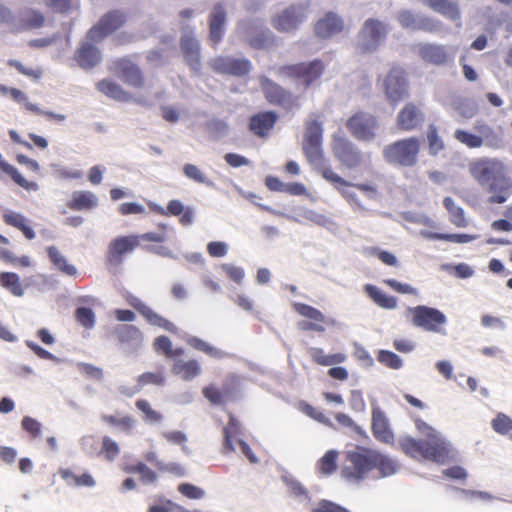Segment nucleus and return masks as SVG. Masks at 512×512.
Returning a JSON list of instances; mask_svg holds the SVG:
<instances>
[{"label": "nucleus", "mask_w": 512, "mask_h": 512, "mask_svg": "<svg viewBox=\"0 0 512 512\" xmlns=\"http://www.w3.org/2000/svg\"><path fill=\"white\" fill-rule=\"evenodd\" d=\"M331 149L334 157L346 168L355 169L362 162V153L347 138L335 134Z\"/></svg>", "instance_id": "9d476101"}, {"label": "nucleus", "mask_w": 512, "mask_h": 512, "mask_svg": "<svg viewBox=\"0 0 512 512\" xmlns=\"http://www.w3.org/2000/svg\"><path fill=\"white\" fill-rule=\"evenodd\" d=\"M443 205L449 212L450 221L457 227H466L468 222L465 218V213L462 207L456 205L451 197H445Z\"/></svg>", "instance_id": "79ce46f5"}, {"label": "nucleus", "mask_w": 512, "mask_h": 512, "mask_svg": "<svg viewBox=\"0 0 512 512\" xmlns=\"http://www.w3.org/2000/svg\"><path fill=\"white\" fill-rule=\"evenodd\" d=\"M422 4L441 14L451 21L460 20V10L457 3L450 0H421Z\"/></svg>", "instance_id": "cd10ccee"}, {"label": "nucleus", "mask_w": 512, "mask_h": 512, "mask_svg": "<svg viewBox=\"0 0 512 512\" xmlns=\"http://www.w3.org/2000/svg\"><path fill=\"white\" fill-rule=\"evenodd\" d=\"M261 87L266 98L271 103L287 105L290 102L291 95L268 78H261Z\"/></svg>", "instance_id": "c85d7f7f"}, {"label": "nucleus", "mask_w": 512, "mask_h": 512, "mask_svg": "<svg viewBox=\"0 0 512 512\" xmlns=\"http://www.w3.org/2000/svg\"><path fill=\"white\" fill-rule=\"evenodd\" d=\"M419 14H414L410 10H401L398 13L397 19L399 24L405 29L416 30Z\"/></svg>", "instance_id": "4d7b16f0"}, {"label": "nucleus", "mask_w": 512, "mask_h": 512, "mask_svg": "<svg viewBox=\"0 0 512 512\" xmlns=\"http://www.w3.org/2000/svg\"><path fill=\"white\" fill-rule=\"evenodd\" d=\"M301 216L312 222L313 224L315 225H318V226H323V227H327L331 221L329 218H327L325 215L323 214H320L314 210H311V209H304L302 212H301Z\"/></svg>", "instance_id": "052dcab7"}, {"label": "nucleus", "mask_w": 512, "mask_h": 512, "mask_svg": "<svg viewBox=\"0 0 512 512\" xmlns=\"http://www.w3.org/2000/svg\"><path fill=\"white\" fill-rule=\"evenodd\" d=\"M417 428L425 439L416 440L412 437H403L399 442L402 450L412 458L445 463L450 458V443L423 421L417 422Z\"/></svg>", "instance_id": "f03ea898"}, {"label": "nucleus", "mask_w": 512, "mask_h": 512, "mask_svg": "<svg viewBox=\"0 0 512 512\" xmlns=\"http://www.w3.org/2000/svg\"><path fill=\"white\" fill-rule=\"evenodd\" d=\"M45 4L60 14H68L75 7L74 0H45Z\"/></svg>", "instance_id": "13d9d810"}, {"label": "nucleus", "mask_w": 512, "mask_h": 512, "mask_svg": "<svg viewBox=\"0 0 512 512\" xmlns=\"http://www.w3.org/2000/svg\"><path fill=\"white\" fill-rule=\"evenodd\" d=\"M115 333L121 342H139L142 338L141 331L136 326L130 324L117 325Z\"/></svg>", "instance_id": "49530a36"}, {"label": "nucleus", "mask_w": 512, "mask_h": 512, "mask_svg": "<svg viewBox=\"0 0 512 512\" xmlns=\"http://www.w3.org/2000/svg\"><path fill=\"white\" fill-rule=\"evenodd\" d=\"M212 68L223 74L234 76L247 75L251 68V62L246 58H234L230 56L218 57L211 61Z\"/></svg>", "instance_id": "6ab92c4d"}, {"label": "nucleus", "mask_w": 512, "mask_h": 512, "mask_svg": "<svg viewBox=\"0 0 512 512\" xmlns=\"http://www.w3.org/2000/svg\"><path fill=\"white\" fill-rule=\"evenodd\" d=\"M181 48L184 53L188 65L194 71H199L201 67L200 61V44L192 34H184L181 38Z\"/></svg>", "instance_id": "a878e982"}, {"label": "nucleus", "mask_w": 512, "mask_h": 512, "mask_svg": "<svg viewBox=\"0 0 512 512\" xmlns=\"http://www.w3.org/2000/svg\"><path fill=\"white\" fill-rule=\"evenodd\" d=\"M221 269L236 284H238V285L242 284L243 279L245 277V271L242 267L236 266L231 263H223V264H221Z\"/></svg>", "instance_id": "6e6d98bb"}, {"label": "nucleus", "mask_w": 512, "mask_h": 512, "mask_svg": "<svg viewBox=\"0 0 512 512\" xmlns=\"http://www.w3.org/2000/svg\"><path fill=\"white\" fill-rule=\"evenodd\" d=\"M126 301L131 307L136 309L150 325L161 327L174 334L179 333V329L172 322L156 313L135 295L128 294L126 296Z\"/></svg>", "instance_id": "a211bd4d"}, {"label": "nucleus", "mask_w": 512, "mask_h": 512, "mask_svg": "<svg viewBox=\"0 0 512 512\" xmlns=\"http://www.w3.org/2000/svg\"><path fill=\"white\" fill-rule=\"evenodd\" d=\"M77 321L85 328H92L94 325V314L91 309L79 307L75 311Z\"/></svg>", "instance_id": "e2e57ef3"}, {"label": "nucleus", "mask_w": 512, "mask_h": 512, "mask_svg": "<svg viewBox=\"0 0 512 512\" xmlns=\"http://www.w3.org/2000/svg\"><path fill=\"white\" fill-rule=\"evenodd\" d=\"M136 408L143 414L142 420L150 425H156L162 422L163 415L154 410L150 403L145 399H139L135 403Z\"/></svg>", "instance_id": "a18cd8bd"}, {"label": "nucleus", "mask_w": 512, "mask_h": 512, "mask_svg": "<svg viewBox=\"0 0 512 512\" xmlns=\"http://www.w3.org/2000/svg\"><path fill=\"white\" fill-rule=\"evenodd\" d=\"M457 48L441 44H420L418 53L421 59L429 64L443 66L454 61Z\"/></svg>", "instance_id": "ddd939ff"}, {"label": "nucleus", "mask_w": 512, "mask_h": 512, "mask_svg": "<svg viewBox=\"0 0 512 512\" xmlns=\"http://www.w3.org/2000/svg\"><path fill=\"white\" fill-rule=\"evenodd\" d=\"M324 69L321 61L314 60L310 63L281 67L278 74L283 79L295 82L298 91L304 92L316 79L320 77Z\"/></svg>", "instance_id": "0eeeda50"}, {"label": "nucleus", "mask_w": 512, "mask_h": 512, "mask_svg": "<svg viewBox=\"0 0 512 512\" xmlns=\"http://www.w3.org/2000/svg\"><path fill=\"white\" fill-rule=\"evenodd\" d=\"M124 23V16L118 11H113L103 16L98 22V37L108 35L118 29Z\"/></svg>", "instance_id": "c9c22d12"}, {"label": "nucleus", "mask_w": 512, "mask_h": 512, "mask_svg": "<svg viewBox=\"0 0 512 512\" xmlns=\"http://www.w3.org/2000/svg\"><path fill=\"white\" fill-rule=\"evenodd\" d=\"M374 462V469H377L379 477L381 478L392 476L400 469V465L395 459L377 450H375Z\"/></svg>", "instance_id": "2f4dec72"}, {"label": "nucleus", "mask_w": 512, "mask_h": 512, "mask_svg": "<svg viewBox=\"0 0 512 512\" xmlns=\"http://www.w3.org/2000/svg\"><path fill=\"white\" fill-rule=\"evenodd\" d=\"M58 474L69 486L91 487L94 485V479L88 473L77 474L70 469L61 468L58 470Z\"/></svg>", "instance_id": "e433bc0d"}, {"label": "nucleus", "mask_w": 512, "mask_h": 512, "mask_svg": "<svg viewBox=\"0 0 512 512\" xmlns=\"http://www.w3.org/2000/svg\"><path fill=\"white\" fill-rule=\"evenodd\" d=\"M171 372L184 381H193L201 375L202 367L196 359H176L174 360Z\"/></svg>", "instance_id": "393cba45"}, {"label": "nucleus", "mask_w": 512, "mask_h": 512, "mask_svg": "<svg viewBox=\"0 0 512 512\" xmlns=\"http://www.w3.org/2000/svg\"><path fill=\"white\" fill-rule=\"evenodd\" d=\"M8 64L9 66L14 67L19 73L34 80H38L42 76V70L40 68H27L17 60H9Z\"/></svg>", "instance_id": "0e129e2a"}, {"label": "nucleus", "mask_w": 512, "mask_h": 512, "mask_svg": "<svg viewBox=\"0 0 512 512\" xmlns=\"http://www.w3.org/2000/svg\"><path fill=\"white\" fill-rule=\"evenodd\" d=\"M277 115L273 112L259 113L250 120V130L257 136H265L274 126Z\"/></svg>", "instance_id": "c756f323"}, {"label": "nucleus", "mask_w": 512, "mask_h": 512, "mask_svg": "<svg viewBox=\"0 0 512 512\" xmlns=\"http://www.w3.org/2000/svg\"><path fill=\"white\" fill-rule=\"evenodd\" d=\"M127 473H138L141 476V480L144 484H153L157 480V475L151 469H149L145 464L138 463L134 466H128L125 468Z\"/></svg>", "instance_id": "3c124183"}, {"label": "nucleus", "mask_w": 512, "mask_h": 512, "mask_svg": "<svg viewBox=\"0 0 512 512\" xmlns=\"http://www.w3.org/2000/svg\"><path fill=\"white\" fill-rule=\"evenodd\" d=\"M372 432L374 437L383 443L391 444L394 441L389 420L378 406L372 409Z\"/></svg>", "instance_id": "aec40b11"}, {"label": "nucleus", "mask_w": 512, "mask_h": 512, "mask_svg": "<svg viewBox=\"0 0 512 512\" xmlns=\"http://www.w3.org/2000/svg\"><path fill=\"white\" fill-rule=\"evenodd\" d=\"M79 66L91 69L96 62V47L92 43H83L75 54Z\"/></svg>", "instance_id": "58836bf2"}, {"label": "nucleus", "mask_w": 512, "mask_h": 512, "mask_svg": "<svg viewBox=\"0 0 512 512\" xmlns=\"http://www.w3.org/2000/svg\"><path fill=\"white\" fill-rule=\"evenodd\" d=\"M139 244V237L135 235L119 237L110 245L107 266L112 274H118L123 263V256L132 252Z\"/></svg>", "instance_id": "f8f14e48"}, {"label": "nucleus", "mask_w": 512, "mask_h": 512, "mask_svg": "<svg viewBox=\"0 0 512 512\" xmlns=\"http://www.w3.org/2000/svg\"><path fill=\"white\" fill-rule=\"evenodd\" d=\"M98 89L117 101L121 102H130L132 100V95L123 90V88L113 82L103 80L98 84Z\"/></svg>", "instance_id": "a19ab883"}, {"label": "nucleus", "mask_w": 512, "mask_h": 512, "mask_svg": "<svg viewBox=\"0 0 512 512\" xmlns=\"http://www.w3.org/2000/svg\"><path fill=\"white\" fill-rule=\"evenodd\" d=\"M312 512H349L346 508L328 501L322 500L320 501L315 508L312 509Z\"/></svg>", "instance_id": "774afa93"}, {"label": "nucleus", "mask_w": 512, "mask_h": 512, "mask_svg": "<svg viewBox=\"0 0 512 512\" xmlns=\"http://www.w3.org/2000/svg\"><path fill=\"white\" fill-rule=\"evenodd\" d=\"M311 358L319 365L331 366L334 364L343 363L346 356L342 353L337 354H325L323 349L312 347L309 349Z\"/></svg>", "instance_id": "ea45409f"}, {"label": "nucleus", "mask_w": 512, "mask_h": 512, "mask_svg": "<svg viewBox=\"0 0 512 512\" xmlns=\"http://www.w3.org/2000/svg\"><path fill=\"white\" fill-rule=\"evenodd\" d=\"M183 173L190 180L205 184L208 187H214V183L194 164H185L183 166Z\"/></svg>", "instance_id": "09e8293b"}, {"label": "nucleus", "mask_w": 512, "mask_h": 512, "mask_svg": "<svg viewBox=\"0 0 512 512\" xmlns=\"http://www.w3.org/2000/svg\"><path fill=\"white\" fill-rule=\"evenodd\" d=\"M427 139L429 142V152L432 155H436L440 150L443 149V142L438 137L437 129L434 125H430L428 129Z\"/></svg>", "instance_id": "bf43d9fd"}, {"label": "nucleus", "mask_w": 512, "mask_h": 512, "mask_svg": "<svg viewBox=\"0 0 512 512\" xmlns=\"http://www.w3.org/2000/svg\"><path fill=\"white\" fill-rule=\"evenodd\" d=\"M383 88L387 100L395 105L408 97L406 73L401 67H393L384 79Z\"/></svg>", "instance_id": "9b49d317"}, {"label": "nucleus", "mask_w": 512, "mask_h": 512, "mask_svg": "<svg viewBox=\"0 0 512 512\" xmlns=\"http://www.w3.org/2000/svg\"><path fill=\"white\" fill-rule=\"evenodd\" d=\"M228 244L223 241H212L207 244V252L211 257H225L228 253Z\"/></svg>", "instance_id": "69168bd1"}, {"label": "nucleus", "mask_w": 512, "mask_h": 512, "mask_svg": "<svg viewBox=\"0 0 512 512\" xmlns=\"http://www.w3.org/2000/svg\"><path fill=\"white\" fill-rule=\"evenodd\" d=\"M101 419L105 424L114 426L123 432L130 431L136 425V420L133 417L121 413H116L115 415L103 414Z\"/></svg>", "instance_id": "4c0bfd02"}, {"label": "nucleus", "mask_w": 512, "mask_h": 512, "mask_svg": "<svg viewBox=\"0 0 512 512\" xmlns=\"http://www.w3.org/2000/svg\"><path fill=\"white\" fill-rule=\"evenodd\" d=\"M375 450L357 448L347 452V464L342 469V476L351 482H360L368 477L375 467Z\"/></svg>", "instance_id": "423d86ee"}, {"label": "nucleus", "mask_w": 512, "mask_h": 512, "mask_svg": "<svg viewBox=\"0 0 512 512\" xmlns=\"http://www.w3.org/2000/svg\"><path fill=\"white\" fill-rule=\"evenodd\" d=\"M305 155L314 169L321 172L322 177L331 184L348 185V181L336 174L330 167L325 165L322 142L304 143Z\"/></svg>", "instance_id": "1a4fd4ad"}, {"label": "nucleus", "mask_w": 512, "mask_h": 512, "mask_svg": "<svg viewBox=\"0 0 512 512\" xmlns=\"http://www.w3.org/2000/svg\"><path fill=\"white\" fill-rule=\"evenodd\" d=\"M119 452L120 449L117 442H115L108 436L103 437L101 454L107 461H114L116 457L119 455Z\"/></svg>", "instance_id": "864d4df0"}, {"label": "nucleus", "mask_w": 512, "mask_h": 512, "mask_svg": "<svg viewBox=\"0 0 512 512\" xmlns=\"http://www.w3.org/2000/svg\"><path fill=\"white\" fill-rule=\"evenodd\" d=\"M24 21L28 28H39L43 26L45 18L41 12L29 10L27 11Z\"/></svg>", "instance_id": "338daca9"}, {"label": "nucleus", "mask_w": 512, "mask_h": 512, "mask_svg": "<svg viewBox=\"0 0 512 512\" xmlns=\"http://www.w3.org/2000/svg\"><path fill=\"white\" fill-rule=\"evenodd\" d=\"M377 360L384 366L398 370L403 366V360L395 353L388 350H380Z\"/></svg>", "instance_id": "603ef678"}, {"label": "nucleus", "mask_w": 512, "mask_h": 512, "mask_svg": "<svg viewBox=\"0 0 512 512\" xmlns=\"http://www.w3.org/2000/svg\"><path fill=\"white\" fill-rule=\"evenodd\" d=\"M181 337H182V339H184L186 341V343L189 346H191L195 350H198V351H201V352L207 354L208 356H210L212 358L223 359L228 355L226 352L218 349L217 347L211 345L210 343H208L196 336L183 334V335H181Z\"/></svg>", "instance_id": "7c9ffc66"}, {"label": "nucleus", "mask_w": 512, "mask_h": 512, "mask_svg": "<svg viewBox=\"0 0 512 512\" xmlns=\"http://www.w3.org/2000/svg\"><path fill=\"white\" fill-rule=\"evenodd\" d=\"M115 72L131 86L139 88L143 85V76L139 67L127 59L115 62Z\"/></svg>", "instance_id": "b1692460"}, {"label": "nucleus", "mask_w": 512, "mask_h": 512, "mask_svg": "<svg viewBox=\"0 0 512 512\" xmlns=\"http://www.w3.org/2000/svg\"><path fill=\"white\" fill-rule=\"evenodd\" d=\"M407 315L411 317V323L426 332L447 335L445 326L448 322L446 315L437 308L426 305L408 307Z\"/></svg>", "instance_id": "39448f33"}, {"label": "nucleus", "mask_w": 512, "mask_h": 512, "mask_svg": "<svg viewBox=\"0 0 512 512\" xmlns=\"http://www.w3.org/2000/svg\"><path fill=\"white\" fill-rule=\"evenodd\" d=\"M474 129L477 132L476 134L463 129H456L454 138L469 149L486 147L492 150H499L504 147L503 137L490 125L477 122Z\"/></svg>", "instance_id": "7ed1b4c3"}, {"label": "nucleus", "mask_w": 512, "mask_h": 512, "mask_svg": "<svg viewBox=\"0 0 512 512\" xmlns=\"http://www.w3.org/2000/svg\"><path fill=\"white\" fill-rule=\"evenodd\" d=\"M424 121L422 111L413 103H408L397 116V125L403 131H411Z\"/></svg>", "instance_id": "5701e85b"}, {"label": "nucleus", "mask_w": 512, "mask_h": 512, "mask_svg": "<svg viewBox=\"0 0 512 512\" xmlns=\"http://www.w3.org/2000/svg\"><path fill=\"white\" fill-rule=\"evenodd\" d=\"M344 28L343 20L333 12H328L315 25V33L319 38L328 39L339 34Z\"/></svg>", "instance_id": "4be33fe9"}, {"label": "nucleus", "mask_w": 512, "mask_h": 512, "mask_svg": "<svg viewBox=\"0 0 512 512\" xmlns=\"http://www.w3.org/2000/svg\"><path fill=\"white\" fill-rule=\"evenodd\" d=\"M94 205L93 194L91 192L76 191L72 194L71 200L67 206L71 210H88Z\"/></svg>", "instance_id": "c03bdc74"}, {"label": "nucleus", "mask_w": 512, "mask_h": 512, "mask_svg": "<svg viewBox=\"0 0 512 512\" xmlns=\"http://www.w3.org/2000/svg\"><path fill=\"white\" fill-rule=\"evenodd\" d=\"M227 12L222 3H216L209 17V37L213 44H218L224 33Z\"/></svg>", "instance_id": "412c9836"}, {"label": "nucleus", "mask_w": 512, "mask_h": 512, "mask_svg": "<svg viewBox=\"0 0 512 512\" xmlns=\"http://www.w3.org/2000/svg\"><path fill=\"white\" fill-rule=\"evenodd\" d=\"M294 310L300 314L301 316L310 319V322H316L321 325L328 324V325H334L336 324V321L332 318H327L325 315L319 311L318 309L309 306L304 303H293Z\"/></svg>", "instance_id": "72a5a7b5"}, {"label": "nucleus", "mask_w": 512, "mask_h": 512, "mask_svg": "<svg viewBox=\"0 0 512 512\" xmlns=\"http://www.w3.org/2000/svg\"><path fill=\"white\" fill-rule=\"evenodd\" d=\"M421 141L417 137H409L389 144L383 149V157L389 164L412 167L418 162Z\"/></svg>", "instance_id": "20e7f679"}, {"label": "nucleus", "mask_w": 512, "mask_h": 512, "mask_svg": "<svg viewBox=\"0 0 512 512\" xmlns=\"http://www.w3.org/2000/svg\"><path fill=\"white\" fill-rule=\"evenodd\" d=\"M322 125L319 121L309 119L306 123L304 143L322 142Z\"/></svg>", "instance_id": "8fccbe9b"}, {"label": "nucleus", "mask_w": 512, "mask_h": 512, "mask_svg": "<svg viewBox=\"0 0 512 512\" xmlns=\"http://www.w3.org/2000/svg\"><path fill=\"white\" fill-rule=\"evenodd\" d=\"M178 491L190 499H202L206 493L202 488L189 483H182L178 486Z\"/></svg>", "instance_id": "680f3d73"}, {"label": "nucleus", "mask_w": 512, "mask_h": 512, "mask_svg": "<svg viewBox=\"0 0 512 512\" xmlns=\"http://www.w3.org/2000/svg\"><path fill=\"white\" fill-rule=\"evenodd\" d=\"M306 18L305 8L293 5L276 14L273 17L272 25L279 32L290 33L296 30Z\"/></svg>", "instance_id": "dca6fc26"}, {"label": "nucleus", "mask_w": 512, "mask_h": 512, "mask_svg": "<svg viewBox=\"0 0 512 512\" xmlns=\"http://www.w3.org/2000/svg\"><path fill=\"white\" fill-rule=\"evenodd\" d=\"M223 434L224 452L235 451V443H237L242 453L249 459L251 463L256 464L259 462L258 458L252 452L249 445L239 438L242 435L241 427L238 421L233 416H230L229 424L226 427H224Z\"/></svg>", "instance_id": "2eb2a0df"}, {"label": "nucleus", "mask_w": 512, "mask_h": 512, "mask_svg": "<svg viewBox=\"0 0 512 512\" xmlns=\"http://www.w3.org/2000/svg\"><path fill=\"white\" fill-rule=\"evenodd\" d=\"M337 456L338 452L336 450H329L326 452V454L319 460V472L323 475L332 474L337 468Z\"/></svg>", "instance_id": "de8ad7c7"}, {"label": "nucleus", "mask_w": 512, "mask_h": 512, "mask_svg": "<svg viewBox=\"0 0 512 512\" xmlns=\"http://www.w3.org/2000/svg\"><path fill=\"white\" fill-rule=\"evenodd\" d=\"M46 251L49 260L60 272L68 276L76 275L77 269L75 266L67 262V259L61 254L57 247L49 246L46 248Z\"/></svg>", "instance_id": "f704fd0d"}, {"label": "nucleus", "mask_w": 512, "mask_h": 512, "mask_svg": "<svg viewBox=\"0 0 512 512\" xmlns=\"http://www.w3.org/2000/svg\"><path fill=\"white\" fill-rule=\"evenodd\" d=\"M365 293L381 308L394 310L397 308V299L382 292L377 286L365 284L363 287Z\"/></svg>", "instance_id": "473e14b6"}, {"label": "nucleus", "mask_w": 512, "mask_h": 512, "mask_svg": "<svg viewBox=\"0 0 512 512\" xmlns=\"http://www.w3.org/2000/svg\"><path fill=\"white\" fill-rule=\"evenodd\" d=\"M4 223L8 226L18 229L28 240L35 238V232L30 226V221L21 213L15 211H5L2 215Z\"/></svg>", "instance_id": "bb28decb"}, {"label": "nucleus", "mask_w": 512, "mask_h": 512, "mask_svg": "<svg viewBox=\"0 0 512 512\" xmlns=\"http://www.w3.org/2000/svg\"><path fill=\"white\" fill-rule=\"evenodd\" d=\"M386 34L387 28L383 22L368 19L359 34V45L365 51H373L378 48Z\"/></svg>", "instance_id": "f3484780"}, {"label": "nucleus", "mask_w": 512, "mask_h": 512, "mask_svg": "<svg viewBox=\"0 0 512 512\" xmlns=\"http://www.w3.org/2000/svg\"><path fill=\"white\" fill-rule=\"evenodd\" d=\"M234 37L241 41H246L252 48L262 49L270 43L272 32L265 26L263 21L248 19L237 24Z\"/></svg>", "instance_id": "6e6552de"}, {"label": "nucleus", "mask_w": 512, "mask_h": 512, "mask_svg": "<svg viewBox=\"0 0 512 512\" xmlns=\"http://www.w3.org/2000/svg\"><path fill=\"white\" fill-rule=\"evenodd\" d=\"M347 127L355 138L370 142L375 138L378 123L371 114L361 112L348 119Z\"/></svg>", "instance_id": "4468645a"}, {"label": "nucleus", "mask_w": 512, "mask_h": 512, "mask_svg": "<svg viewBox=\"0 0 512 512\" xmlns=\"http://www.w3.org/2000/svg\"><path fill=\"white\" fill-rule=\"evenodd\" d=\"M472 178L490 194L489 203L503 204L512 194V179L507 166L498 158L482 157L469 163Z\"/></svg>", "instance_id": "f257e3e1"}, {"label": "nucleus", "mask_w": 512, "mask_h": 512, "mask_svg": "<svg viewBox=\"0 0 512 512\" xmlns=\"http://www.w3.org/2000/svg\"><path fill=\"white\" fill-rule=\"evenodd\" d=\"M0 285L14 296L21 297L24 294L20 278L14 272H2L0 274Z\"/></svg>", "instance_id": "37998d69"}, {"label": "nucleus", "mask_w": 512, "mask_h": 512, "mask_svg": "<svg viewBox=\"0 0 512 512\" xmlns=\"http://www.w3.org/2000/svg\"><path fill=\"white\" fill-rule=\"evenodd\" d=\"M491 425L495 432L502 435L512 431V419L503 413H499L496 418L492 420Z\"/></svg>", "instance_id": "5fc2aeb1"}]
</instances>
